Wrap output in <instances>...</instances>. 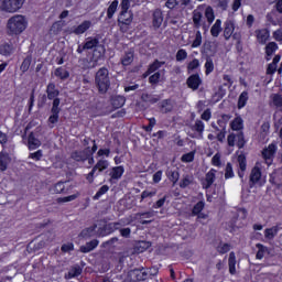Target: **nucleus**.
Returning <instances> with one entry per match:
<instances>
[{
  "mask_svg": "<svg viewBox=\"0 0 282 282\" xmlns=\"http://www.w3.org/2000/svg\"><path fill=\"white\" fill-rule=\"evenodd\" d=\"M165 62H160L159 59H155L152 64L149 65L148 70L145 72V76H150V74H153L154 72H158L162 65H164Z\"/></svg>",
  "mask_w": 282,
  "mask_h": 282,
  "instance_id": "34",
  "label": "nucleus"
},
{
  "mask_svg": "<svg viewBox=\"0 0 282 282\" xmlns=\"http://www.w3.org/2000/svg\"><path fill=\"white\" fill-rule=\"evenodd\" d=\"M96 228H98V225H96V224L88 228H85L80 231L78 237H80L82 239H91V237H96V235H98L96 232Z\"/></svg>",
  "mask_w": 282,
  "mask_h": 282,
  "instance_id": "16",
  "label": "nucleus"
},
{
  "mask_svg": "<svg viewBox=\"0 0 282 282\" xmlns=\"http://www.w3.org/2000/svg\"><path fill=\"white\" fill-rule=\"evenodd\" d=\"M248 104V91H242L238 98V109H243Z\"/></svg>",
  "mask_w": 282,
  "mask_h": 282,
  "instance_id": "46",
  "label": "nucleus"
},
{
  "mask_svg": "<svg viewBox=\"0 0 282 282\" xmlns=\"http://www.w3.org/2000/svg\"><path fill=\"white\" fill-rule=\"evenodd\" d=\"M272 105L273 107H276V109H280L282 111V97L279 94H274L272 96Z\"/></svg>",
  "mask_w": 282,
  "mask_h": 282,
  "instance_id": "49",
  "label": "nucleus"
},
{
  "mask_svg": "<svg viewBox=\"0 0 282 282\" xmlns=\"http://www.w3.org/2000/svg\"><path fill=\"white\" fill-rule=\"evenodd\" d=\"M236 140L238 149H243L246 147V137H243V132L240 131L237 134L230 133L227 138L228 147H235Z\"/></svg>",
  "mask_w": 282,
  "mask_h": 282,
  "instance_id": "6",
  "label": "nucleus"
},
{
  "mask_svg": "<svg viewBox=\"0 0 282 282\" xmlns=\"http://www.w3.org/2000/svg\"><path fill=\"white\" fill-rule=\"evenodd\" d=\"M110 101L113 109H121V107H124V102H127V98L122 95H115L110 97Z\"/></svg>",
  "mask_w": 282,
  "mask_h": 282,
  "instance_id": "19",
  "label": "nucleus"
},
{
  "mask_svg": "<svg viewBox=\"0 0 282 282\" xmlns=\"http://www.w3.org/2000/svg\"><path fill=\"white\" fill-rule=\"evenodd\" d=\"M215 173L216 171L215 170H210L206 176H205V182L203 184V188H210L213 186V184L215 183Z\"/></svg>",
  "mask_w": 282,
  "mask_h": 282,
  "instance_id": "32",
  "label": "nucleus"
},
{
  "mask_svg": "<svg viewBox=\"0 0 282 282\" xmlns=\"http://www.w3.org/2000/svg\"><path fill=\"white\" fill-rule=\"evenodd\" d=\"M54 75L61 80H67V78H69V72L63 67L56 68Z\"/></svg>",
  "mask_w": 282,
  "mask_h": 282,
  "instance_id": "37",
  "label": "nucleus"
},
{
  "mask_svg": "<svg viewBox=\"0 0 282 282\" xmlns=\"http://www.w3.org/2000/svg\"><path fill=\"white\" fill-rule=\"evenodd\" d=\"M203 14L199 11H194L193 12V23H194V28H196L198 30V28H202V19H203Z\"/></svg>",
  "mask_w": 282,
  "mask_h": 282,
  "instance_id": "44",
  "label": "nucleus"
},
{
  "mask_svg": "<svg viewBox=\"0 0 282 282\" xmlns=\"http://www.w3.org/2000/svg\"><path fill=\"white\" fill-rule=\"evenodd\" d=\"M95 86L100 96L107 95L111 89V77L109 76V68L101 67L95 74Z\"/></svg>",
  "mask_w": 282,
  "mask_h": 282,
  "instance_id": "1",
  "label": "nucleus"
},
{
  "mask_svg": "<svg viewBox=\"0 0 282 282\" xmlns=\"http://www.w3.org/2000/svg\"><path fill=\"white\" fill-rule=\"evenodd\" d=\"M162 97L159 95H151V94H142L141 95V100L143 102H150V105H155L156 102H160Z\"/></svg>",
  "mask_w": 282,
  "mask_h": 282,
  "instance_id": "26",
  "label": "nucleus"
},
{
  "mask_svg": "<svg viewBox=\"0 0 282 282\" xmlns=\"http://www.w3.org/2000/svg\"><path fill=\"white\" fill-rule=\"evenodd\" d=\"M109 169V161L107 160H99L96 165L93 167V170L99 171V173H102V171Z\"/></svg>",
  "mask_w": 282,
  "mask_h": 282,
  "instance_id": "42",
  "label": "nucleus"
},
{
  "mask_svg": "<svg viewBox=\"0 0 282 282\" xmlns=\"http://www.w3.org/2000/svg\"><path fill=\"white\" fill-rule=\"evenodd\" d=\"M118 23H121V25H131L133 23V11H120Z\"/></svg>",
  "mask_w": 282,
  "mask_h": 282,
  "instance_id": "13",
  "label": "nucleus"
},
{
  "mask_svg": "<svg viewBox=\"0 0 282 282\" xmlns=\"http://www.w3.org/2000/svg\"><path fill=\"white\" fill-rule=\"evenodd\" d=\"M150 246H151L150 241H139L134 247V252H137L138 254H141V252L149 250Z\"/></svg>",
  "mask_w": 282,
  "mask_h": 282,
  "instance_id": "35",
  "label": "nucleus"
},
{
  "mask_svg": "<svg viewBox=\"0 0 282 282\" xmlns=\"http://www.w3.org/2000/svg\"><path fill=\"white\" fill-rule=\"evenodd\" d=\"M166 175L173 185L177 184L180 182V172L177 170H167Z\"/></svg>",
  "mask_w": 282,
  "mask_h": 282,
  "instance_id": "40",
  "label": "nucleus"
},
{
  "mask_svg": "<svg viewBox=\"0 0 282 282\" xmlns=\"http://www.w3.org/2000/svg\"><path fill=\"white\" fill-rule=\"evenodd\" d=\"M279 230H281V227L279 225H275L271 228H267L264 230V237L269 240L272 241L276 235H279Z\"/></svg>",
  "mask_w": 282,
  "mask_h": 282,
  "instance_id": "25",
  "label": "nucleus"
},
{
  "mask_svg": "<svg viewBox=\"0 0 282 282\" xmlns=\"http://www.w3.org/2000/svg\"><path fill=\"white\" fill-rule=\"evenodd\" d=\"M181 160L182 162H193V160H195V151L183 154Z\"/></svg>",
  "mask_w": 282,
  "mask_h": 282,
  "instance_id": "63",
  "label": "nucleus"
},
{
  "mask_svg": "<svg viewBox=\"0 0 282 282\" xmlns=\"http://www.w3.org/2000/svg\"><path fill=\"white\" fill-rule=\"evenodd\" d=\"M159 109L161 113H171L173 111V100L172 99H164L161 102H159Z\"/></svg>",
  "mask_w": 282,
  "mask_h": 282,
  "instance_id": "20",
  "label": "nucleus"
},
{
  "mask_svg": "<svg viewBox=\"0 0 282 282\" xmlns=\"http://www.w3.org/2000/svg\"><path fill=\"white\" fill-rule=\"evenodd\" d=\"M100 43V35H96L95 37H88L86 43H84V47L86 50H96L97 45Z\"/></svg>",
  "mask_w": 282,
  "mask_h": 282,
  "instance_id": "29",
  "label": "nucleus"
},
{
  "mask_svg": "<svg viewBox=\"0 0 282 282\" xmlns=\"http://www.w3.org/2000/svg\"><path fill=\"white\" fill-rule=\"evenodd\" d=\"M228 265H229V274H237V268H236L237 256H235L234 251L229 253Z\"/></svg>",
  "mask_w": 282,
  "mask_h": 282,
  "instance_id": "27",
  "label": "nucleus"
},
{
  "mask_svg": "<svg viewBox=\"0 0 282 282\" xmlns=\"http://www.w3.org/2000/svg\"><path fill=\"white\" fill-rule=\"evenodd\" d=\"M123 174H124V167L120 165V166L112 167L110 172V177L112 180H120V177H122Z\"/></svg>",
  "mask_w": 282,
  "mask_h": 282,
  "instance_id": "33",
  "label": "nucleus"
},
{
  "mask_svg": "<svg viewBox=\"0 0 282 282\" xmlns=\"http://www.w3.org/2000/svg\"><path fill=\"white\" fill-rule=\"evenodd\" d=\"M28 144L30 151H34V149H39V147H41V141L34 137L33 132H31L29 134Z\"/></svg>",
  "mask_w": 282,
  "mask_h": 282,
  "instance_id": "30",
  "label": "nucleus"
},
{
  "mask_svg": "<svg viewBox=\"0 0 282 282\" xmlns=\"http://www.w3.org/2000/svg\"><path fill=\"white\" fill-rule=\"evenodd\" d=\"M265 184V178H262L261 167L257 165L252 167L249 176V188H254V186H263Z\"/></svg>",
  "mask_w": 282,
  "mask_h": 282,
  "instance_id": "3",
  "label": "nucleus"
},
{
  "mask_svg": "<svg viewBox=\"0 0 282 282\" xmlns=\"http://www.w3.org/2000/svg\"><path fill=\"white\" fill-rule=\"evenodd\" d=\"M199 45H202V32L197 31L192 47H199Z\"/></svg>",
  "mask_w": 282,
  "mask_h": 282,
  "instance_id": "62",
  "label": "nucleus"
},
{
  "mask_svg": "<svg viewBox=\"0 0 282 282\" xmlns=\"http://www.w3.org/2000/svg\"><path fill=\"white\" fill-rule=\"evenodd\" d=\"M270 35L268 34L267 31H259L257 34V39L259 41V43H265L268 41V37Z\"/></svg>",
  "mask_w": 282,
  "mask_h": 282,
  "instance_id": "60",
  "label": "nucleus"
},
{
  "mask_svg": "<svg viewBox=\"0 0 282 282\" xmlns=\"http://www.w3.org/2000/svg\"><path fill=\"white\" fill-rule=\"evenodd\" d=\"M32 65V56H26L21 66H20V69L23 74H25V72H28V69H30V66Z\"/></svg>",
  "mask_w": 282,
  "mask_h": 282,
  "instance_id": "48",
  "label": "nucleus"
},
{
  "mask_svg": "<svg viewBox=\"0 0 282 282\" xmlns=\"http://www.w3.org/2000/svg\"><path fill=\"white\" fill-rule=\"evenodd\" d=\"M276 154V143H271L268 148L263 149L262 158L265 160L267 164H272V160H274V155Z\"/></svg>",
  "mask_w": 282,
  "mask_h": 282,
  "instance_id": "9",
  "label": "nucleus"
},
{
  "mask_svg": "<svg viewBox=\"0 0 282 282\" xmlns=\"http://www.w3.org/2000/svg\"><path fill=\"white\" fill-rule=\"evenodd\" d=\"M230 127L232 131H241V129H243V119L241 117H236L231 121Z\"/></svg>",
  "mask_w": 282,
  "mask_h": 282,
  "instance_id": "38",
  "label": "nucleus"
},
{
  "mask_svg": "<svg viewBox=\"0 0 282 282\" xmlns=\"http://www.w3.org/2000/svg\"><path fill=\"white\" fill-rule=\"evenodd\" d=\"M193 182V176L185 175L183 180L180 182L181 188H186L187 186H191V183Z\"/></svg>",
  "mask_w": 282,
  "mask_h": 282,
  "instance_id": "54",
  "label": "nucleus"
},
{
  "mask_svg": "<svg viewBox=\"0 0 282 282\" xmlns=\"http://www.w3.org/2000/svg\"><path fill=\"white\" fill-rule=\"evenodd\" d=\"M120 223L107 224L102 227L98 228L97 237H107V235H111L113 230H118L120 227Z\"/></svg>",
  "mask_w": 282,
  "mask_h": 282,
  "instance_id": "11",
  "label": "nucleus"
},
{
  "mask_svg": "<svg viewBox=\"0 0 282 282\" xmlns=\"http://www.w3.org/2000/svg\"><path fill=\"white\" fill-rule=\"evenodd\" d=\"M205 203L199 200L192 209V215H199L204 210Z\"/></svg>",
  "mask_w": 282,
  "mask_h": 282,
  "instance_id": "51",
  "label": "nucleus"
},
{
  "mask_svg": "<svg viewBox=\"0 0 282 282\" xmlns=\"http://www.w3.org/2000/svg\"><path fill=\"white\" fill-rule=\"evenodd\" d=\"M82 274H83V269L78 264H75L70 267L68 273L64 275V279L66 280L76 279V276H80Z\"/></svg>",
  "mask_w": 282,
  "mask_h": 282,
  "instance_id": "23",
  "label": "nucleus"
},
{
  "mask_svg": "<svg viewBox=\"0 0 282 282\" xmlns=\"http://www.w3.org/2000/svg\"><path fill=\"white\" fill-rule=\"evenodd\" d=\"M205 74L208 76L215 72V63H213V57H205Z\"/></svg>",
  "mask_w": 282,
  "mask_h": 282,
  "instance_id": "43",
  "label": "nucleus"
},
{
  "mask_svg": "<svg viewBox=\"0 0 282 282\" xmlns=\"http://www.w3.org/2000/svg\"><path fill=\"white\" fill-rule=\"evenodd\" d=\"M160 78H162V74H160V72H156L149 77V83L151 85H158L160 83Z\"/></svg>",
  "mask_w": 282,
  "mask_h": 282,
  "instance_id": "57",
  "label": "nucleus"
},
{
  "mask_svg": "<svg viewBox=\"0 0 282 282\" xmlns=\"http://www.w3.org/2000/svg\"><path fill=\"white\" fill-rule=\"evenodd\" d=\"M269 182H270V184L278 186V188H281V186H282V170H278V171H274L273 173H271Z\"/></svg>",
  "mask_w": 282,
  "mask_h": 282,
  "instance_id": "18",
  "label": "nucleus"
},
{
  "mask_svg": "<svg viewBox=\"0 0 282 282\" xmlns=\"http://www.w3.org/2000/svg\"><path fill=\"white\" fill-rule=\"evenodd\" d=\"M109 192V187L108 185H102L98 192L96 193V195L93 197V199L97 200L100 199V197H102V195H105L106 193Z\"/></svg>",
  "mask_w": 282,
  "mask_h": 282,
  "instance_id": "52",
  "label": "nucleus"
},
{
  "mask_svg": "<svg viewBox=\"0 0 282 282\" xmlns=\"http://www.w3.org/2000/svg\"><path fill=\"white\" fill-rule=\"evenodd\" d=\"M91 28V21L85 20L83 24H79L77 28L74 29V34H85Z\"/></svg>",
  "mask_w": 282,
  "mask_h": 282,
  "instance_id": "28",
  "label": "nucleus"
},
{
  "mask_svg": "<svg viewBox=\"0 0 282 282\" xmlns=\"http://www.w3.org/2000/svg\"><path fill=\"white\" fill-rule=\"evenodd\" d=\"M105 54H107V48H105V42H99L97 46H95L93 52V58L95 63H98L100 58H105Z\"/></svg>",
  "mask_w": 282,
  "mask_h": 282,
  "instance_id": "14",
  "label": "nucleus"
},
{
  "mask_svg": "<svg viewBox=\"0 0 282 282\" xmlns=\"http://www.w3.org/2000/svg\"><path fill=\"white\" fill-rule=\"evenodd\" d=\"M133 56H134L133 48H130L129 51L124 52V55L121 58V65H123V67H129V65L133 63Z\"/></svg>",
  "mask_w": 282,
  "mask_h": 282,
  "instance_id": "24",
  "label": "nucleus"
},
{
  "mask_svg": "<svg viewBox=\"0 0 282 282\" xmlns=\"http://www.w3.org/2000/svg\"><path fill=\"white\" fill-rule=\"evenodd\" d=\"M28 28V19H25L24 15H13L8 20L7 23V30L8 34L12 35H19L25 32V29Z\"/></svg>",
  "mask_w": 282,
  "mask_h": 282,
  "instance_id": "2",
  "label": "nucleus"
},
{
  "mask_svg": "<svg viewBox=\"0 0 282 282\" xmlns=\"http://www.w3.org/2000/svg\"><path fill=\"white\" fill-rule=\"evenodd\" d=\"M118 0H113L107 9V19H113V14L118 11Z\"/></svg>",
  "mask_w": 282,
  "mask_h": 282,
  "instance_id": "39",
  "label": "nucleus"
},
{
  "mask_svg": "<svg viewBox=\"0 0 282 282\" xmlns=\"http://www.w3.org/2000/svg\"><path fill=\"white\" fill-rule=\"evenodd\" d=\"M162 23H164V13H162V9H155L152 13V26L154 30H160Z\"/></svg>",
  "mask_w": 282,
  "mask_h": 282,
  "instance_id": "12",
  "label": "nucleus"
},
{
  "mask_svg": "<svg viewBox=\"0 0 282 282\" xmlns=\"http://www.w3.org/2000/svg\"><path fill=\"white\" fill-rule=\"evenodd\" d=\"M210 34L214 37L219 36V34H221V20H216V22L214 23V25L210 29Z\"/></svg>",
  "mask_w": 282,
  "mask_h": 282,
  "instance_id": "41",
  "label": "nucleus"
},
{
  "mask_svg": "<svg viewBox=\"0 0 282 282\" xmlns=\"http://www.w3.org/2000/svg\"><path fill=\"white\" fill-rule=\"evenodd\" d=\"M235 33V21L227 20L225 22L224 36L226 41H230V36Z\"/></svg>",
  "mask_w": 282,
  "mask_h": 282,
  "instance_id": "21",
  "label": "nucleus"
},
{
  "mask_svg": "<svg viewBox=\"0 0 282 282\" xmlns=\"http://www.w3.org/2000/svg\"><path fill=\"white\" fill-rule=\"evenodd\" d=\"M230 177H235V172L232 171V163H227L225 170V180H230Z\"/></svg>",
  "mask_w": 282,
  "mask_h": 282,
  "instance_id": "55",
  "label": "nucleus"
},
{
  "mask_svg": "<svg viewBox=\"0 0 282 282\" xmlns=\"http://www.w3.org/2000/svg\"><path fill=\"white\" fill-rule=\"evenodd\" d=\"M149 280L147 269L144 267L139 269H133L128 272V281L140 282Z\"/></svg>",
  "mask_w": 282,
  "mask_h": 282,
  "instance_id": "4",
  "label": "nucleus"
},
{
  "mask_svg": "<svg viewBox=\"0 0 282 282\" xmlns=\"http://www.w3.org/2000/svg\"><path fill=\"white\" fill-rule=\"evenodd\" d=\"M46 94L48 100H54V98H58L61 91L56 89V84L50 83L46 87Z\"/></svg>",
  "mask_w": 282,
  "mask_h": 282,
  "instance_id": "22",
  "label": "nucleus"
},
{
  "mask_svg": "<svg viewBox=\"0 0 282 282\" xmlns=\"http://www.w3.org/2000/svg\"><path fill=\"white\" fill-rule=\"evenodd\" d=\"M199 67V59L194 58L192 62L187 64V72L191 74V72H194V69H197Z\"/></svg>",
  "mask_w": 282,
  "mask_h": 282,
  "instance_id": "58",
  "label": "nucleus"
},
{
  "mask_svg": "<svg viewBox=\"0 0 282 282\" xmlns=\"http://www.w3.org/2000/svg\"><path fill=\"white\" fill-rule=\"evenodd\" d=\"M278 50L279 45L276 44V42H270L265 46V54L267 56H272V54H274Z\"/></svg>",
  "mask_w": 282,
  "mask_h": 282,
  "instance_id": "47",
  "label": "nucleus"
},
{
  "mask_svg": "<svg viewBox=\"0 0 282 282\" xmlns=\"http://www.w3.org/2000/svg\"><path fill=\"white\" fill-rule=\"evenodd\" d=\"M202 54H204L205 57L213 58V56L217 54V44L210 41L204 42Z\"/></svg>",
  "mask_w": 282,
  "mask_h": 282,
  "instance_id": "10",
  "label": "nucleus"
},
{
  "mask_svg": "<svg viewBox=\"0 0 282 282\" xmlns=\"http://www.w3.org/2000/svg\"><path fill=\"white\" fill-rule=\"evenodd\" d=\"M0 54L2 56H11V54H14V45L12 43H4L0 46Z\"/></svg>",
  "mask_w": 282,
  "mask_h": 282,
  "instance_id": "31",
  "label": "nucleus"
},
{
  "mask_svg": "<svg viewBox=\"0 0 282 282\" xmlns=\"http://www.w3.org/2000/svg\"><path fill=\"white\" fill-rule=\"evenodd\" d=\"M70 158L72 160H75V162H87V160L91 158V148L87 147L82 151H74L70 154Z\"/></svg>",
  "mask_w": 282,
  "mask_h": 282,
  "instance_id": "8",
  "label": "nucleus"
},
{
  "mask_svg": "<svg viewBox=\"0 0 282 282\" xmlns=\"http://www.w3.org/2000/svg\"><path fill=\"white\" fill-rule=\"evenodd\" d=\"M192 131H197V132H198V138H203V133H204V121H202V120H196L195 124L192 126Z\"/></svg>",
  "mask_w": 282,
  "mask_h": 282,
  "instance_id": "45",
  "label": "nucleus"
},
{
  "mask_svg": "<svg viewBox=\"0 0 282 282\" xmlns=\"http://www.w3.org/2000/svg\"><path fill=\"white\" fill-rule=\"evenodd\" d=\"M238 164H239V170L240 171H246L247 163H246V156L245 155H239L238 156Z\"/></svg>",
  "mask_w": 282,
  "mask_h": 282,
  "instance_id": "64",
  "label": "nucleus"
},
{
  "mask_svg": "<svg viewBox=\"0 0 282 282\" xmlns=\"http://www.w3.org/2000/svg\"><path fill=\"white\" fill-rule=\"evenodd\" d=\"M217 252H219V254H226V252H230V245L229 243H220L217 247Z\"/></svg>",
  "mask_w": 282,
  "mask_h": 282,
  "instance_id": "59",
  "label": "nucleus"
},
{
  "mask_svg": "<svg viewBox=\"0 0 282 282\" xmlns=\"http://www.w3.org/2000/svg\"><path fill=\"white\" fill-rule=\"evenodd\" d=\"M256 248L258 249V252L256 254L257 259H263V257H265V253L270 254V249H268V247L263 246L262 243H257Z\"/></svg>",
  "mask_w": 282,
  "mask_h": 282,
  "instance_id": "36",
  "label": "nucleus"
},
{
  "mask_svg": "<svg viewBox=\"0 0 282 282\" xmlns=\"http://www.w3.org/2000/svg\"><path fill=\"white\" fill-rule=\"evenodd\" d=\"M205 17L208 21V23H213L215 21V11H213L212 7H207L205 10Z\"/></svg>",
  "mask_w": 282,
  "mask_h": 282,
  "instance_id": "50",
  "label": "nucleus"
},
{
  "mask_svg": "<svg viewBox=\"0 0 282 282\" xmlns=\"http://www.w3.org/2000/svg\"><path fill=\"white\" fill-rule=\"evenodd\" d=\"M186 58H188V53H186V50L184 48L178 50L176 53V61L178 63H182V61H186Z\"/></svg>",
  "mask_w": 282,
  "mask_h": 282,
  "instance_id": "53",
  "label": "nucleus"
},
{
  "mask_svg": "<svg viewBox=\"0 0 282 282\" xmlns=\"http://www.w3.org/2000/svg\"><path fill=\"white\" fill-rule=\"evenodd\" d=\"M24 3L25 0H3L1 8L4 12H18Z\"/></svg>",
  "mask_w": 282,
  "mask_h": 282,
  "instance_id": "5",
  "label": "nucleus"
},
{
  "mask_svg": "<svg viewBox=\"0 0 282 282\" xmlns=\"http://www.w3.org/2000/svg\"><path fill=\"white\" fill-rule=\"evenodd\" d=\"M186 85L189 89H193V91H197L199 85H202V77H199V74L191 75L186 80Z\"/></svg>",
  "mask_w": 282,
  "mask_h": 282,
  "instance_id": "15",
  "label": "nucleus"
},
{
  "mask_svg": "<svg viewBox=\"0 0 282 282\" xmlns=\"http://www.w3.org/2000/svg\"><path fill=\"white\" fill-rule=\"evenodd\" d=\"M51 116L48 117V122L51 124H56L58 122L59 113H61V98L55 97L53 99V106L51 108Z\"/></svg>",
  "mask_w": 282,
  "mask_h": 282,
  "instance_id": "7",
  "label": "nucleus"
},
{
  "mask_svg": "<svg viewBox=\"0 0 282 282\" xmlns=\"http://www.w3.org/2000/svg\"><path fill=\"white\" fill-rule=\"evenodd\" d=\"M99 243H100V241H98V239H93L89 242H86L84 246H80L79 252L87 254V252H91L93 250H96V248H98Z\"/></svg>",
  "mask_w": 282,
  "mask_h": 282,
  "instance_id": "17",
  "label": "nucleus"
},
{
  "mask_svg": "<svg viewBox=\"0 0 282 282\" xmlns=\"http://www.w3.org/2000/svg\"><path fill=\"white\" fill-rule=\"evenodd\" d=\"M119 239L118 237H113L105 242H102V248H113V245L118 243Z\"/></svg>",
  "mask_w": 282,
  "mask_h": 282,
  "instance_id": "61",
  "label": "nucleus"
},
{
  "mask_svg": "<svg viewBox=\"0 0 282 282\" xmlns=\"http://www.w3.org/2000/svg\"><path fill=\"white\" fill-rule=\"evenodd\" d=\"M8 169V155L0 153V171Z\"/></svg>",
  "mask_w": 282,
  "mask_h": 282,
  "instance_id": "56",
  "label": "nucleus"
}]
</instances>
